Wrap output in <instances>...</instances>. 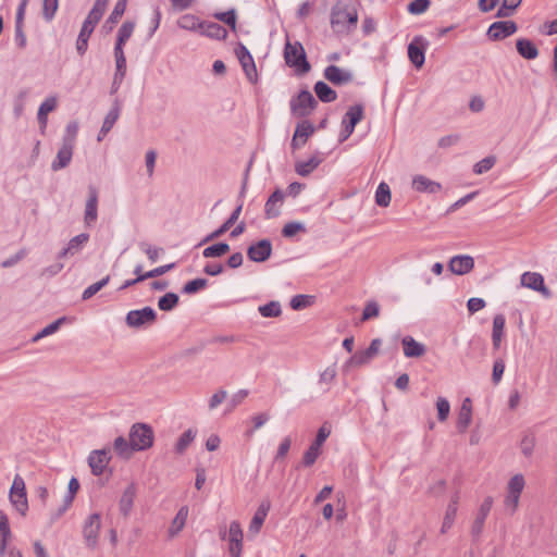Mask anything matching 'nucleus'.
<instances>
[{"instance_id": "1", "label": "nucleus", "mask_w": 557, "mask_h": 557, "mask_svg": "<svg viewBox=\"0 0 557 557\" xmlns=\"http://www.w3.org/2000/svg\"><path fill=\"white\" fill-rule=\"evenodd\" d=\"M339 16H345L346 18V32H350L351 28H355L358 23V13L356 9L349 10V5L337 0L331 9L330 15V24L332 29L335 33H344V20H341Z\"/></svg>"}, {"instance_id": "2", "label": "nucleus", "mask_w": 557, "mask_h": 557, "mask_svg": "<svg viewBox=\"0 0 557 557\" xmlns=\"http://www.w3.org/2000/svg\"><path fill=\"white\" fill-rule=\"evenodd\" d=\"M284 59L288 66L296 67L298 74L302 75L310 71L311 65L307 60L306 51L298 41L286 42L284 49Z\"/></svg>"}, {"instance_id": "3", "label": "nucleus", "mask_w": 557, "mask_h": 557, "mask_svg": "<svg viewBox=\"0 0 557 557\" xmlns=\"http://www.w3.org/2000/svg\"><path fill=\"white\" fill-rule=\"evenodd\" d=\"M153 430L146 423H135L129 430V441L136 451L146 450L153 445Z\"/></svg>"}, {"instance_id": "4", "label": "nucleus", "mask_w": 557, "mask_h": 557, "mask_svg": "<svg viewBox=\"0 0 557 557\" xmlns=\"http://www.w3.org/2000/svg\"><path fill=\"white\" fill-rule=\"evenodd\" d=\"M317 106L318 101L307 89L301 90L297 97H294L290 100V111L298 117H306L310 115Z\"/></svg>"}, {"instance_id": "5", "label": "nucleus", "mask_w": 557, "mask_h": 557, "mask_svg": "<svg viewBox=\"0 0 557 557\" xmlns=\"http://www.w3.org/2000/svg\"><path fill=\"white\" fill-rule=\"evenodd\" d=\"M363 116L364 108L362 104L358 103L349 107L342 121L343 129L339 135L341 143L345 141L354 133L356 125L363 119Z\"/></svg>"}, {"instance_id": "6", "label": "nucleus", "mask_w": 557, "mask_h": 557, "mask_svg": "<svg viewBox=\"0 0 557 557\" xmlns=\"http://www.w3.org/2000/svg\"><path fill=\"white\" fill-rule=\"evenodd\" d=\"M157 320V313L151 307L131 310L127 312L125 322L129 327L140 329L145 325L153 324Z\"/></svg>"}, {"instance_id": "7", "label": "nucleus", "mask_w": 557, "mask_h": 557, "mask_svg": "<svg viewBox=\"0 0 557 557\" xmlns=\"http://www.w3.org/2000/svg\"><path fill=\"white\" fill-rule=\"evenodd\" d=\"M10 500L17 511L25 515L28 508L26 488L24 480L18 474H16L13 480L10 491Z\"/></svg>"}, {"instance_id": "8", "label": "nucleus", "mask_w": 557, "mask_h": 557, "mask_svg": "<svg viewBox=\"0 0 557 557\" xmlns=\"http://www.w3.org/2000/svg\"><path fill=\"white\" fill-rule=\"evenodd\" d=\"M100 528V515L97 512L89 515L83 525V536L89 548H95L97 546Z\"/></svg>"}, {"instance_id": "9", "label": "nucleus", "mask_w": 557, "mask_h": 557, "mask_svg": "<svg viewBox=\"0 0 557 557\" xmlns=\"http://www.w3.org/2000/svg\"><path fill=\"white\" fill-rule=\"evenodd\" d=\"M517 30L518 25L515 21H497L490 25L486 35L491 40L497 41L513 35Z\"/></svg>"}, {"instance_id": "10", "label": "nucleus", "mask_w": 557, "mask_h": 557, "mask_svg": "<svg viewBox=\"0 0 557 557\" xmlns=\"http://www.w3.org/2000/svg\"><path fill=\"white\" fill-rule=\"evenodd\" d=\"M111 460V449L102 448L92 450L88 456V465L94 475H101Z\"/></svg>"}, {"instance_id": "11", "label": "nucleus", "mask_w": 557, "mask_h": 557, "mask_svg": "<svg viewBox=\"0 0 557 557\" xmlns=\"http://www.w3.org/2000/svg\"><path fill=\"white\" fill-rule=\"evenodd\" d=\"M429 42L422 36H416L408 45V57L410 62L417 67L421 69L424 64V52Z\"/></svg>"}, {"instance_id": "12", "label": "nucleus", "mask_w": 557, "mask_h": 557, "mask_svg": "<svg viewBox=\"0 0 557 557\" xmlns=\"http://www.w3.org/2000/svg\"><path fill=\"white\" fill-rule=\"evenodd\" d=\"M272 255V243L270 239H260L247 248V256L253 262H264Z\"/></svg>"}, {"instance_id": "13", "label": "nucleus", "mask_w": 557, "mask_h": 557, "mask_svg": "<svg viewBox=\"0 0 557 557\" xmlns=\"http://www.w3.org/2000/svg\"><path fill=\"white\" fill-rule=\"evenodd\" d=\"M243 530L238 521H232L228 529V552L232 557H240L243 550Z\"/></svg>"}, {"instance_id": "14", "label": "nucleus", "mask_w": 557, "mask_h": 557, "mask_svg": "<svg viewBox=\"0 0 557 557\" xmlns=\"http://www.w3.org/2000/svg\"><path fill=\"white\" fill-rule=\"evenodd\" d=\"M521 284L532 290L541 293L545 298L552 297L550 289L545 285L544 277L537 272H525L521 275Z\"/></svg>"}, {"instance_id": "15", "label": "nucleus", "mask_w": 557, "mask_h": 557, "mask_svg": "<svg viewBox=\"0 0 557 557\" xmlns=\"http://www.w3.org/2000/svg\"><path fill=\"white\" fill-rule=\"evenodd\" d=\"M314 133V126L313 124L308 120H302L296 125L294 136L292 139V148L294 150L299 149L302 147L308 138Z\"/></svg>"}, {"instance_id": "16", "label": "nucleus", "mask_w": 557, "mask_h": 557, "mask_svg": "<svg viewBox=\"0 0 557 557\" xmlns=\"http://www.w3.org/2000/svg\"><path fill=\"white\" fill-rule=\"evenodd\" d=\"M98 219V190L95 186L88 187V198L85 206L84 222L92 225Z\"/></svg>"}, {"instance_id": "17", "label": "nucleus", "mask_w": 557, "mask_h": 557, "mask_svg": "<svg viewBox=\"0 0 557 557\" xmlns=\"http://www.w3.org/2000/svg\"><path fill=\"white\" fill-rule=\"evenodd\" d=\"M324 77L336 86L345 85L354 79V75L337 65H329L324 70Z\"/></svg>"}, {"instance_id": "18", "label": "nucleus", "mask_w": 557, "mask_h": 557, "mask_svg": "<svg viewBox=\"0 0 557 557\" xmlns=\"http://www.w3.org/2000/svg\"><path fill=\"white\" fill-rule=\"evenodd\" d=\"M473 268L474 260L468 255L455 256L448 263V269L456 275L467 274L472 271Z\"/></svg>"}, {"instance_id": "19", "label": "nucleus", "mask_w": 557, "mask_h": 557, "mask_svg": "<svg viewBox=\"0 0 557 557\" xmlns=\"http://www.w3.org/2000/svg\"><path fill=\"white\" fill-rule=\"evenodd\" d=\"M97 24L98 23H94V20H90L89 17L85 18L76 40V50L79 55H84L87 51L88 39Z\"/></svg>"}, {"instance_id": "20", "label": "nucleus", "mask_w": 557, "mask_h": 557, "mask_svg": "<svg viewBox=\"0 0 557 557\" xmlns=\"http://www.w3.org/2000/svg\"><path fill=\"white\" fill-rule=\"evenodd\" d=\"M284 198V193L278 188L272 193L264 206V214L267 219H273L280 215V207L282 206Z\"/></svg>"}, {"instance_id": "21", "label": "nucleus", "mask_w": 557, "mask_h": 557, "mask_svg": "<svg viewBox=\"0 0 557 557\" xmlns=\"http://www.w3.org/2000/svg\"><path fill=\"white\" fill-rule=\"evenodd\" d=\"M89 240V234L81 233L70 239L67 246L58 253V259L78 253L84 245Z\"/></svg>"}, {"instance_id": "22", "label": "nucleus", "mask_w": 557, "mask_h": 557, "mask_svg": "<svg viewBox=\"0 0 557 557\" xmlns=\"http://www.w3.org/2000/svg\"><path fill=\"white\" fill-rule=\"evenodd\" d=\"M412 188L418 193L436 194L442 190V185L424 175H416L412 178Z\"/></svg>"}, {"instance_id": "23", "label": "nucleus", "mask_w": 557, "mask_h": 557, "mask_svg": "<svg viewBox=\"0 0 557 557\" xmlns=\"http://www.w3.org/2000/svg\"><path fill=\"white\" fill-rule=\"evenodd\" d=\"M73 150H74V146H71L70 143L69 144L62 143V145L57 153V158L51 163L52 171L57 172V171H60V170L66 168L72 160Z\"/></svg>"}, {"instance_id": "24", "label": "nucleus", "mask_w": 557, "mask_h": 557, "mask_svg": "<svg viewBox=\"0 0 557 557\" xmlns=\"http://www.w3.org/2000/svg\"><path fill=\"white\" fill-rule=\"evenodd\" d=\"M200 34L216 40H225L227 38V30L222 25L215 23V22H207L202 21L201 27H200Z\"/></svg>"}, {"instance_id": "25", "label": "nucleus", "mask_w": 557, "mask_h": 557, "mask_svg": "<svg viewBox=\"0 0 557 557\" xmlns=\"http://www.w3.org/2000/svg\"><path fill=\"white\" fill-rule=\"evenodd\" d=\"M401 345L404 349V355L407 358H419L423 356L426 351L425 346L419 342H417L411 336H405L401 339Z\"/></svg>"}, {"instance_id": "26", "label": "nucleus", "mask_w": 557, "mask_h": 557, "mask_svg": "<svg viewBox=\"0 0 557 557\" xmlns=\"http://www.w3.org/2000/svg\"><path fill=\"white\" fill-rule=\"evenodd\" d=\"M518 53L525 60H534L539 57L536 45L528 38H519L516 41Z\"/></svg>"}, {"instance_id": "27", "label": "nucleus", "mask_w": 557, "mask_h": 557, "mask_svg": "<svg viewBox=\"0 0 557 557\" xmlns=\"http://www.w3.org/2000/svg\"><path fill=\"white\" fill-rule=\"evenodd\" d=\"M136 497V486L131 483L123 492L119 502V508L124 517H127L133 508L134 499Z\"/></svg>"}, {"instance_id": "28", "label": "nucleus", "mask_w": 557, "mask_h": 557, "mask_svg": "<svg viewBox=\"0 0 557 557\" xmlns=\"http://www.w3.org/2000/svg\"><path fill=\"white\" fill-rule=\"evenodd\" d=\"M269 510H270V503L262 502L250 521V524H249L250 533L257 534L260 532L261 527L268 516Z\"/></svg>"}, {"instance_id": "29", "label": "nucleus", "mask_w": 557, "mask_h": 557, "mask_svg": "<svg viewBox=\"0 0 557 557\" xmlns=\"http://www.w3.org/2000/svg\"><path fill=\"white\" fill-rule=\"evenodd\" d=\"M506 319L504 314H496L493 319L492 343L494 349H499L504 335Z\"/></svg>"}, {"instance_id": "30", "label": "nucleus", "mask_w": 557, "mask_h": 557, "mask_svg": "<svg viewBox=\"0 0 557 557\" xmlns=\"http://www.w3.org/2000/svg\"><path fill=\"white\" fill-rule=\"evenodd\" d=\"M11 537L12 532L9 518L3 511H0V554H4Z\"/></svg>"}, {"instance_id": "31", "label": "nucleus", "mask_w": 557, "mask_h": 557, "mask_svg": "<svg viewBox=\"0 0 557 557\" xmlns=\"http://www.w3.org/2000/svg\"><path fill=\"white\" fill-rule=\"evenodd\" d=\"M314 92L322 102H333L337 99V94L323 81H319L314 84Z\"/></svg>"}, {"instance_id": "32", "label": "nucleus", "mask_w": 557, "mask_h": 557, "mask_svg": "<svg viewBox=\"0 0 557 557\" xmlns=\"http://www.w3.org/2000/svg\"><path fill=\"white\" fill-rule=\"evenodd\" d=\"M113 448L119 457L123 459H129L135 449H133V445L131 441H126L125 437L119 436L113 442Z\"/></svg>"}, {"instance_id": "33", "label": "nucleus", "mask_w": 557, "mask_h": 557, "mask_svg": "<svg viewBox=\"0 0 557 557\" xmlns=\"http://www.w3.org/2000/svg\"><path fill=\"white\" fill-rule=\"evenodd\" d=\"M188 516V508L183 506L177 511L175 518L172 521V524L169 529L170 536H175L180 533V531L184 528Z\"/></svg>"}, {"instance_id": "34", "label": "nucleus", "mask_w": 557, "mask_h": 557, "mask_svg": "<svg viewBox=\"0 0 557 557\" xmlns=\"http://www.w3.org/2000/svg\"><path fill=\"white\" fill-rule=\"evenodd\" d=\"M321 162V159L312 157L307 161L297 162L295 165V171L298 175L305 177L311 174L320 165Z\"/></svg>"}, {"instance_id": "35", "label": "nucleus", "mask_w": 557, "mask_h": 557, "mask_svg": "<svg viewBox=\"0 0 557 557\" xmlns=\"http://www.w3.org/2000/svg\"><path fill=\"white\" fill-rule=\"evenodd\" d=\"M120 103L117 100H115L113 107L110 109L103 120L101 133L108 134L112 129L113 125L120 116Z\"/></svg>"}, {"instance_id": "36", "label": "nucleus", "mask_w": 557, "mask_h": 557, "mask_svg": "<svg viewBox=\"0 0 557 557\" xmlns=\"http://www.w3.org/2000/svg\"><path fill=\"white\" fill-rule=\"evenodd\" d=\"M231 247L227 243L221 242L208 246L203 249L202 256L205 258H220L230 251Z\"/></svg>"}, {"instance_id": "37", "label": "nucleus", "mask_w": 557, "mask_h": 557, "mask_svg": "<svg viewBox=\"0 0 557 557\" xmlns=\"http://www.w3.org/2000/svg\"><path fill=\"white\" fill-rule=\"evenodd\" d=\"M69 493L64 498V504L61 508L58 510V517L62 516L71 506L75 494L79 490V482L76 478H72L69 482Z\"/></svg>"}, {"instance_id": "38", "label": "nucleus", "mask_w": 557, "mask_h": 557, "mask_svg": "<svg viewBox=\"0 0 557 557\" xmlns=\"http://www.w3.org/2000/svg\"><path fill=\"white\" fill-rule=\"evenodd\" d=\"M391 199L392 196L389 186L385 182L380 183L375 191L376 205L386 208L389 206Z\"/></svg>"}, {"instance_id": "39", "label": "nucleus", "mask_w": 557, "mask_h": 557, "mask_svg": "<svg viewBox=\"0 0 557 557\" xmlns=\"http://www.w3.org/2000/svg\"><path fill=\"white\" fill-rule=\"evenodd\" d=\"M239 63L250 83H256L258 79L257 67L251 54L239 60Z\"/></svg>"}, {"instance_id": "40", "label": "nucleus", "mask_w": 557, "mask_h": 557, "mask_svg": "<svg viewBox=\"0 0 557 557\" xmlns=\"http://www.w3.org/2000/svg\"><path fill=\"white\" fill-rule=\"evenodd\" d=\"M180 301V297L175 293H166L158 300V307L162 311H171L173 310Z\"/></svg>"}, {"instance_id": "41", "label": "nucleus", "mask_w": 557, "mask_h": 557, "mask_svg": "<svg viewBox=\"0 0 557 557\" xmlns=\"http://www.w3.org/2000/svg\"><path fill=\"white\" fill-rule=\"evenodd\" d=\"M201 23L202 21H200L197 16L193 14H185L178 20L177 25L186 30L200 32Z\"/></svg>"}, {"instance_id": "42", "label": "nucleus", "mask_w": 557, "mask_h": 557, "mask_svg": "<svg viewBox=\"0 0 557 557\" xmlns=\"http://www.w3.org/2000/svg\"><path fill=\"white\" fill-rule=\"evenodd\" d=\"M196 437V432H194L191 429L186 430L177 440L175 444V451L177 454H183L187 447L191 444V442Z\"/></svg>"}, {"instance_id": "43", "label": "nucleus", "mask_w": 557, "mask_h": 557, "mask_svg": "<svg viewBox=\"0 0 557 557\" xmlns=\"http://www.w3.org/2000/svg\"><path fill=\"white\" fill-rule=\"evenodd\" d=\"M213 17L220 22H223L231 27L232 30L236 32L237 15L235 9H230L226 12H215Z\"/></svg>"}, {"instance_id": "44", "label": "nucleus", "mask_w": 557, "mask_h": 557, "mask_svg": "<svg viewBox=\"0 0 557 557\" xmlns=\"http://www.w3.org/2000/svg\"><path fill=\"white\" fill-rule=\"evenodd\" d=\"M258 310L264 318H277L282 314L280 302L274 300L260 306Z\"/></svg>"}, {"instance_id": "45", "label": "nucleus", "mask_w": 557, "mask_h": 557, "mask_svg": "<svg viewBox=\"0 0 557 557\" xmlns=\"http://www.w3.org/2000/svg\"><path fill=\"white\" fill-rule=\"evenodd\" d=\"M336 375L337 371L334 364L327 367L320 373L319 383L324 386L323 392H327L330 389V386L334 382Z\"/></svg>"}, {"instance_id": "46", "label": "nucleus", "mask_w": 557, "mask_h": 557, "mask_svg": "<svg viewBox=\"0 0 557 557\" xmlns=\"http://www.w3.org/2000/svg\"><path fill=\"white\" fill-rule=\"evenodd\" d=\"M65 321V318H60L55 321H53L52 323L48 324L47 326H45L40 332H38L33 338H32V342L33 343H36L38 342L39 339L48 336V335H51L53 334L54 332H57L60 327V325Z\"/></svg>"}, {"instance_id": "47", "label": "nucleus", "mask_w": 557, "mask_h": 557, "mask_svg": "<svg viewBox=\"0 0 557 557\" xmlns=\"http://www.w3.org/2000/svg\"><path fill=\"white\" fill-rule=\"evenodd\" d=\"M379 315H380L379 302L375 300H369L364 305L362 315H361V322L377 318Z\"/></svg>"}, {"instance_id": "48", "label": "nucleus", "mask_w": 557, "mask_h": 557, "mask_svg": "<svg viewBox=\"0 0 557 557\" xmlns=\"http://www.w3.org/2000/svg\"><path fill=\"white\" fill-rule=\"evenodd\" d=\"M525 485L524 476L522 474H515L508 482L507 492L511 494L521 495Z\"/></svg>"}, {"instance_id": "49", "label": "nucleus", "mask_w": 557, "mask_h": 557, "mask_svg": "<svg viewBox=\"0 0 557 557\" xmlns=\"http://www.w3.org/2000/svg\"><path fill=\"white\" fill-rule=\"evenodd\" d=\"M108 2L109 0H96L87 17L94 20V23H99L107 9Z\"/></svg>"}, {"instance_id": "50", "label": "nucleus", "mask_w": 557, "mask_h": 557, "mask_svg": "<svg viewBox=\"0 0 557 557\" xmlns=\"http://www.w3.org/2000/svg\"><path fill=\"white\" fill-rule=\"evenodd\" d=\"M207 285H208L207 278L198 277V278L187 282L183 286L182 292L184 294L191 295V294H195V293L199 292L200 289L205 288Z\"/></svg>"}, {"instance_id": "51", "label": "nucleus", "mask_w": 557, "mask_h": 557, "mask_svg": "<svg viewBox=\"0 0 557 557\" xmlns=\"http://www.w3.org/2000/svg\"><path fill=\"white\" fill-rule=\"evenodd\" d=\"M437 419L440 422H445L450 412L449 401L445 397H437L436 399Z\"/></svg>"}, {"instance_id": "52", "label": "nucleus", "mask_w": 557, "mask_h": 557, "mask_svg": "<svg viewBox=\"0 0 557 557\" xmlns=\"http://www.w3.org/2000/svg\"><path fill=\"white\" fill-rule=\"evenodd\" d=\"M472 421L471 410H459L456 426L459 433H465Z\"/></svg>"}, {"instance_id": "53", "label": "nucleus", "mask_w": 557, "mask_h": 557, "mask_svg": "<svg viewBox=\"0 0 557 557\" xmlns=\"http://www.w3.org/2000/svg\"><path fill=\"white\" fill-rule=\"evenodd\" d=\"M457 515V507L454 505H448L446 508V512L443 519V524L441 528V533L445 534L454 524L455 518Z\"/></svg>"}, {"instance_id": "54", "label": "nucleus", "mask_w": 557, "mask_h": 557, "mask_svg": "<svg viewBox=\"0 0 557 557\" xmlns=\"http://www.w3.org/2000/svg\"><path fill=\"white\" fill-rule=\"evenodd\" d=\"M430 5V0H413L407 5V11L412 15H420L424 13Z\"/></svg>"}, {"instance_id": "55", "label": "nucleus", "mask_w": 557, "mask_h": 557, "mask_svg": "<svg viewBox=\"0 0 557 557\" xmlns=\"http://www.w3.org/2000/svg\"><path fill=\"white\" fill-rule=\"evenodd\" d=\"M313 302V296L296 295L290 300V307L294 310H301L309 307Z\"/></svg>"}, {"instance_id": "56", "label": "nucleus", "mask_w": 557, "mask_h": 557, "mask_svg": "<svg viewBox=\"0 0 557 557\" xmlns=\"http://www.w3.org/2000/svg\"><path fill=\"white\" fill-rule=\"evenodd\" d=\"M110 281V275H107L106 277H103L102 280H100L99 282H96L94 284H91L90 286H88L84 292H83V296L82 298L84 300H87L89 298H91L94 295H96L102 287H104Z\"/></svg>"}, {"instance_id": "57", "label": "nucleus", "mask_w": 557, "mask_h": 557, "mask_svg": "<svg viewBox=\"0 0 557 557\" xmlns=\"http://www.w3.org/2000/svg\"><path fill=\"white\" fill-rule=\"evenodd\" d=\"M27 255H28V249L23 247L16 253H14L13 256L3 260L1 262V268H3V269L12 268L15 264H17L20 261H22Z\"/></svg>"}, {"instance_id": "58", "label": "nucleus", "mask_w": 557, "mask_h": 557, "mask_svg": "<svg viewBox=\"0 0 557 557\" xmlns=\"http://www.w3.org/2000/svg\"><path fill=\"white\" fill-rule=\"evenodd\" d=\"M135 28V24L133 22L126 21L124 22L117 32L116 41H121L125 44L132 36Z\"/></svg>"}, {"instance_id": "59", "label": "nucleus", "mask_w": 557, "mask_h": 557, "mask_svg": "<svg viewBox=\"0 0 557 557\" xmlns=\"http://www.w3.org/2000/svg\"><path fill=\"white\" fill-rule=\"evenodd\" d=\"M495 162L496 157L488 156L474 164L473 172L475 174H483L490 171L494 166Z\"/></svg>"}, {"instance_id": "60", "label": "nucleus", "mask_w": 557, "mask_h": 557, "mask_svg": "<svg viewBox=\"0 0 557 557\" xmlns=\"http://www.w3.org/2000/svg\"><path fill=\"white\" fill-rule=\"evenodd\" d=\"M59 0L42 1V16L46 21H51L58 10Z\"/></svg>"}, {"instance_id": "61", "label": "nucleus", "mask_w": 557, "mask_h": 557, "mask_svg": "<svg viewBox=\"0 0 557 557\" xmlns=\"http://www.w3.org/2000/svg\"><path fill=\"white\" fill-rule=\"evenodd\" d=\"M126 10V0H119L111 14L109 15L107 23L116 24L119 20L123 16Z\"/></svg>"}, {"instance_id": "62", "label": "nucleus", "mask_w": 557, "mask_h": 557, "mask_svg": "<svg viewBox=\"0 0 557 557\" xmlns=\"http://www.w3.org/2000/svg\"><path fill=\"white\" fill-rule=\"evenodd\" d=\"M320 453L321 451L319 448L310 445L302 456V466L306 468L313 466L318 457L320 456Z\"/></svg>"}, {"instance_id": "63", "label": "nucleus", "mask_w": 557, "mask_h": 557, "mask_svg": "<svg viewBox=\"0 0 557 557\" xmlns=\"http://www.w3.org/2000/svg\"><path fill=\"white\" fill-rule=\"evenodd\" d=\"M298 232H306L305 225L300 222H288L282 228V235L287 238L295 236Z\"/></svg>"}, {"instance_id": "64", "label": "nucleus", "mask_w": 557, "mask_h": 557, "mask_svg": "<svg viewBox=\"0 0 557 557\" xmlns=\"http://www.w3.org/2000/svg\"><path fill=\"white\" fill-rule=\"evenodd\" d=\"M370 357L366 355L363 350L357 351L354 354L349 360L346 362V368L348 367H361L370 362Z\"/></svg>"}]
</instances>
